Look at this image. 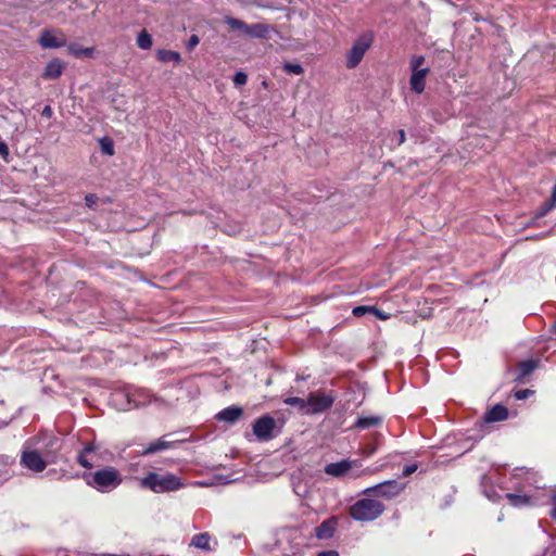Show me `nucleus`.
<instances>
[{
    "label": "nucleus",
    "instance_id": "f257e3e1",
    "mask_svg": "<svg viewBox=\"0 0 556 556\" xmlns=\"http://www.w3.org/2000/svg\"><path fill=\"white\" fill-rule=\"evenodd\" d=\"M112 402L119 410H129L159 402V399L147 389L128 387L124 390L115 391L112 394Z\"/></svg>",
    "mask_w": 556,
    "mask_h": 556
},
{
    "label": "nucleus",
    "instance_id": "f03ea898",
    "mask_svg": "<svg viewBox=\"0 0 556 556\" xmlns=\"http://www.w3.org/2000/svg\"><path fill=\"white\" fill-rule=\"evenodd\" d=\"M141 486L154 493L175 492L185 486L182 479L172 472H148L141 480Z\"/></svg>",
    "mask_w": 556,
    "mask_h": 556
},
{
    "label": "nucleus",
    "instance_id": "7ed1b4c3",
    "mask_svg": "<svg viewBox=\"0 0 556 556\" xmlns=\"http://www.w3.org/2000/svg\"><path fill=\"white\" fill-rule=\"evenodd\" d=\"M84 478L89 486L101 493L115 490L123 481L122 475L114 467L102 468L93 473L85 475Z\"/></svg>",
    "mask_w": 556,
    "mask_h": 556
},
{
    "label": "nucleus",
    "instance_id": "20e7f679",
    "mask_svg": "<svg viewBox=\"0 0 556 556\" xmlns=\"http://www.w3.org/2000/svg\"><path fill=\"white\" fill-rule=\"evenodd\" d=\"M386 507L384 505L374 498H361L350 506V516L362 522L374 521L379 518Z\"/></svg>",
    "mask_w": 556,
    "mask_h": 556
},
{
    "label": "nucleus",
    "instance_id": "39448f33",
    "mask_svg": "<svg viewBox=\"0 0 556 556\" xmlns=\"http://www.w3.org/2000/svg\"><path fill=\"white\" fill-rule=\"evenodd\" d=\"M374 38L375 36L371 30L364 31L357 37L346 54L345 65L348 68H355L362 62L365 53L371 47Z\"/></svg>",
    "mask_w": 556,
    "mask_h": 556
},
{
    "label": "nucleus",
    "instance_id": "423d86ee",
    "mask_svg": "<svg viewBox=\"0 0 556 556\" xmlns=\"http://www.w3.org/2000/svg\"><path fill=\"white\" fill-rule=\"evenodd\" d=\"M225 23L232 29L239 30L251 38H266L270 27L263 23L249 25L238 18L227 16Z\"/></svg>",
    "mask_w": 556,
    "mask_h": 556
},
{
    "label": "nucleus",
    "instance_id": "0eeeda50",
    "mask_svg": "<svg viewBox=\"0 0 556 556\" xmlns=\"http://www.w3.org/2000/svg\"><path fill=\"white\" fill-rule=\"evenodd\" d=\"M405 484L397 482L396 480H387L376 485L369 486L363 491V494L367 496H378L387 500H391L400 495L404 490Z\"/></svg>",
    "mask_w": 556,
    "mask_h": 556
},
{
    "label": "nucleus",
    "instance_id": "6e6552de",
    "mask_svg": "<svg viewBox=\"0 0 556 556\" xmlns=\"http://www.w3.org/2000/svg\"><path fill=\"white\" fill-rule=\"evenodd\" d=\"M276 421L271 416H263L253 424V433L260 441H268L274 438Z\"/></svg>",
    "mask_w": 556,
    "mask_h": 556
},
{
    "label": "nucleus",
    "instance_id": "1a4fd4ad",
    "mask_svg": "<svg viewBox=\"0 0 556 556\" xmlns=\"http://www.w3.org/2000/svg\"><path fill=\"white\" fill-rule=\"evenodd\" d=\"M21 465L34 472H41L46 469L47 462L37 451L24 450L21 455Z\"/></svg>",
    "mask_w": 556,
    "mask_h": 556
},
{
    "label": "nucleus",
    "instance_id": "9d476101",
    "mask_svg": "<svg viewBox=\"0 0 556 556\" xmlns=\"http://www.w3.org/2000/svg\"><path fill=\"white\" fill-rule=\"evenodd\" d=\"M39 43L46 49H56L65 47L67 40L60 30H43L39 37Z\"/></svg>",
    "mask_w": 556,
    "mask_h": 556
},
{
    "label": "nucleus",
    "instance_id": "9b49d317",
    "mask_svg": "<svg viewBox=\"0 0 556 556\" xmlns=\"http://www.w3.org/2000/svg\"><path fill=\"white\" fill-rule=\"evenodd\" d=\"M100 445L96 442L86 444L81 452L77 455V462L84 468L90 469L98 459Z\"/></svg>",
    "mask_w": 556,
    "mask_h": 556
},
{
    "label": "nucleus",
    "instance_id": "f8f14e48",
    "mask_svg": "<svg viewBox=\"0 0 556 556\" xmlns=\"http://www.w3.org/2000/svg\"><path fill=\"white\" fill-rule=\"evenodd\" d=\"M333 404V397L327 394L311 393L307 397V408L311 413H321L330 408Z\"/></svg>",
    "mask_w": 556,
    "mask_h": 556
},
{
    "label": "nucleus",
    "instance_id": "ddd939ff",
    "mask_svg": "<svg viewBox=\"0 0 556 556\" xmlns=\"http://www.w3.org/2000/svg\"><path fill=\"white\" fill-rule=\"evenodd\" d=\"M361 466L359 460L342 459L337 463H330L325 466V472L332 477H343L352 468Z\"/></svg>",
    "mask_w": 556,
    "mask_h": 556
},
{
    "label": "nucleus",
    "instance_id": "4468645a",
    "mask_svg": "<svg viewBox=\"0 0 556 556\" xmlns=\"http://www.w3.org/2000/svg\"><path fill=\"white\" fill-rule=\"evenodd\" d=\"M430 70L428 67L421 70L412 71L409 86L412 91L417 94H420L425 90L426 86V77L429 74Z\"/></svg>",
    "mask_w": 556,
    "mask_h": 556
},
{
    "label": "nucleus",
    "instance_id": "2eb2a0df",
    "mask_svg": "<svg viewBox=\"0 0 556 556\" xmlns=\"http://www.w3.org/2000/svg\"><path fill=\"white\" fill-rule=\"evenodd\" d=\"M506 497L509 503L515 507H520L525 505H542V500L534 494H515L507 493Z\"/></svg>",
    "mask_w": 556,
    "mask_h": 556
},
{
    "label": "nucleus",
    "instance_id": "dca6fc26",
    "mask_svg": "<svg viewBox=\"0 0 556 556\" xmlns=\"http://www.w3.org/2000/svg\"><path fill=\"white\" fill-rule=\"evenodd\" d=\"M243 414V409L239 406L232 405L228 406L220 412H218L215 418L218 421L226 422L229 425L235 424Z\"/></svg>",
    "mask_w": 556,
    "mask_h": 556
},
{
    "label": "nucleus",
    "instance_id": "f3484780",
    "mask_svg": "<svg viewBox=\"0 0 556 556\" xmlns=\"http://www.w3.org/2000/svg\"><path fill=\"white\" fill-rule=\"evenodd\" d=\"M337 528V520L329 518L324 520L319 526L315 528V535L319 540H327L332 538Z\"/></svg>",
    "mask_w": 556,
    "mask_h": 556
},
{
    "label": "nucleus",
    "instance_id": "a211bd4d",
    "mask_svg": "<svg viewBox=\"0 0 556 556\" xmlns=\"http://www.w3.org/2000/svg\"><path fill=\"white\" fill-rule=\"evenodd\" d=\"M65 68V63L60 59L51 60L43 70L42 77L45 79L59 78Z\"/></svg>",
    "mask_w": 556,
    "mask_h": 556
},
{
    "label": "nucleus",
    "instance_id": "6ab92c4d",
    "mask_svg": "<svg viewBox=\"0 0 556 556\" xmlns=\"http://www.w3.org/2000/svg\"><path fill=\"white\" fill-rule=\"evenodd\" d=\"M508 418V409L502 405V404H496L494 405L491 409H489L483 419L485 422H497V421H503V420H506Z\"/></svg>",
    "mask_w": 556,
    "mask_h": 556
},
{
    "label": "nucleus",
    "instance_id": "aec40b11",
    "mask_svg": "<svg viewBox=\"0 0 556 556\" xmlns=\"http://www.w3.org/2000/svg\"><path fill=\"white\" fill-rule=\"evenodd\" d=\"M190 546H194L203 551H212L211 535L207 532L199 533L193 535L190 542Z\"/></svg>",
    "mask_w": 556,
    "mask_h": 556
},
{
    "label": "nucleus",
    "instance_id": "412c9836",
    "mask_svg": "<svg viewBox=\"0 0 556 556\" xmlns=\"http://www.w3.org/2000/svg\"><path fill=\"white\" fill-rule=\"evenodd\" d=\"M172 446V443L166 441L164 438H161L156 441H153L151 443H149L144 450L142 451V455H150V454H154L156 452H160V451H165V450H168L169 447Z\"/></svg>",
    "mask_w": 556,
    "mask_h": 556
},
{
    "label": "nucleus",
    "instance_id": "4be33fe9",
    "mask_svg": "<svg viewBox=\"0 0 556 556\" xmlns=\"http://www.w3.org/2000/svg\"><path fill=\"white\" fill-rule=\"evenodd\" d=\"M67 49L68 52L76 58H91L93 55L92 48H84L76 42L70 43Z\"/></svg>",
    "mask_w": 556,
    "mask_h": 556
},
{
    "label": "nucleus",
    "instance_id": "5701e85b",
    "mask_svg": "<svg viewBox=\"0 0 556 556\" xmlns=\"http://www.w3.org/2000/svg\"><path fill=\"white\" fill-rule=\"evenodd\" d=\"M159 61L163 63L174 62L178 64L181 61V56L178 52L172 50L160 49L156 52Z\"/></svg>",
    "mask_w": 556,
    "mask_h": 556
},
{
    "label": "nucleus",
    "instance_id": "b1692460",
    "mask_svg": "<svg viewBox=\"0 0 556 556\" xmlns=\"http://www.w3.org/2000/svg\"><path fill=\"white\" fill-rule=\"evenodd\" d=\"M539 365L538 361L527 359L519 364V375L517 377L518 381H521L523 378L529 376Z\"/></svg>",
    "mask_w": 556,
    "mask_h": 556
},
{
    "label": "nucleus",
    "instance_id": "393cba45",
    "mask_svg": "<svg viewBox=\"0 0 556 556\" xmlns=\"http://www.w3.org/2000/svg\"><path fill=\"white\" fill-rule=\"evenodd\" d=\"M380 422L381 419L376 416L359 417L355 422V427L359 429H368L378 426Z\"/></svg>",
    "mask_w": 556,
    "mask_h": 556
},
{
    "label": "nucleus",
    "instance_id": "a878e982",
    "mask_svg": "<svg viewBox=\"0 0 556 556\" xmlns=\"http://www.w3.org/2000/svg\"><path fill=\"white\" fill-rule=\"evenodd\" d=\"M544 495L547 497V500H542V505L552 504L554 507L551 511V516L554 520H556V489L555 488H548L543 489Z\"/></svg>",
    "mask_w": 556,
    "mask_h": 556
},
{
    "label": "nucleus",
    "instance_id": "bb28decb",
    "mask_svg": "<svg viewBox=\"0 0 556 556\" xmlns=\"http://www.w3.org/2000/svg\"><path fill=\"white\" fill-rule=\"evenodd\" d=\"M14 459L10 456H0V480H7L10 477V466Z\"/></svg>",
    "mask_w": 556,
    "mask_h": 556
},
{
    "label": "nucleus",
    "instance_id": "cd10ccee",
    "mask_svg": "<svg viewBox=\"0 0 556 556\" xmlns=\"http://www.w3.org/2000/svg\"><path fill=\"white\" fill-rule=\"evenodd\" d=\"M152 37L146 30H142L137 37V45L143 50H149L152 47Z\"/></svg>",
    "mask_w": 556,
    "mask_h": 556
},
{
    "label": "nucleus",
    "instance_id": "c85d7f7f",
    "mask_svg": "<svg viewBox=\"0 0 556 556\" xmlns=\"http://www.w3.org/2000/svg\"><path fill=\"white\" fill-rule=\"evenodd\" d=\"M283 403L289 406H298L299 409L304 410L307 408V399L298 396H290L283 400Z\"/></svg>",
    "mask_w": 556,
    "mask_h": 556
},
{
    "label": "nucleus",
    "instance_id": "c756f323",
    "mask_svg": "<svg viewBox=\"0 0 556 556\" xmlns=\"http://www.w3.org/2000/svg\"><path fill=\"white\" fill-rule=\"evenodd\" d=\"M100 148L103 154L105 155H113L115 153L114 151V143L112 139L104 137L100 140Z\"/></svg>",
    "mask_w": 556,
    "mask_h": 556
},
{
    "label": "nucleus",
    "instance_id": "7c9ffc66",
    "mask_svg": "<svg viewBox=\"0 0 556 556\" xmlns=\"http://www.w3.org/2000/svg\"><path fill=\"white\" fill-rule=\"evenodd\" d=\"M283 70L293 75H301L304 72L302 65L298 63H285Z\"/></svg>",
    "mask_w": 556,
    "mask_h": 556
},
{
    "label": "nucleus",
    "instance_id": "2f4dec72",
    "mask_svg": "<svg viewBox=\"0 0 556 556\" xmlns=\"http://www.w3.org/2000/svg\"><path fill=\"white\" fill-rule=\"evenodd\" d=\"M425 63V58L422 55H414L410 61L412 71L421 70V65Z\"/></svg>",
    "mask_w": 556,
    "mask_h": 556
},
{
    "label": "nucleus",
    "instance_id": "473e14b6",
    "mask_svg": "<svg viewBox=\"0 0 556 556\" xmlns=\"http://www.w3.org/2000/svg\"><path fill=\"white\" fill-rule=\"evenodd\" d=\"M232 80L236 86H243L248 81V76L243 72H237Z\"/></svg>",
    "mask_w": 556,
    "mask_h": 556
},
{
    "label": "nucleus",
    "instance_id": "72a5a7b5",
    "mask_svg": "<svg viewBox=\"0 0 556 556\" xmlns=\"http://www.w3.org/2000/svg\"><path fill=\"white\" fill-rule=\"evenodd\" d=\"M352 313L355 317H362L367 313H371V306H366V305L356 306L353 308Z\"/></svg>",
    "mask_w": 556,
    "mask_h": 556
},
{
    "label": "nucleus",
    "instance_id": "f704fd0d",
    "mask_svg": "<svg viewBox=\"0 0 556 556\" xmlns=\"http://www.w3.org/2000/svg\"><path fill=\"white\" fill-rule=\"evenodd\" d=\"M556 207V204H553L552 200L545 202L539 210V216H544L549 213L552 210Z\"/></svg>",
    "mask_w": 556,
    "mask_h": 556
},
{
    "label": "nucleus",
    "instance_id": "c9c22d12",
    "mask_svg": "<svg viewBox=\"0 0 556 556\" xmlns=\"http://www.w3.org/2000/svg\"><path fill=\"white\" fill-rule=\"evenodd\" d=\"M370 314L375 315L380 320H387L390 318V314L377 308L376 306H371Z\"/></svg>",
    "mask_w": 556,
    "mask_h": 556
},
{
    "label": "nucleus",
    "instance_id": "e433bc0d",
    "mask_svg": "<svg viewBox=\"0 0 556 556\" xmlns=\"http://www.w3.org/2000/svg\"><path fill=\"white\" fill-rule=\"evenodd\" d=\"M533 394V391L530 389H521L515 392V397L519 401L528 399Z\"/></svg>",
    "mask_w": 556,
    "mask_h": 556
},
{
    "label": "nucleus",
    "instance_id": "4c0bfd02",
    "mask_svg": "<svg viewBox=\"0 0 556 556\" xmlns=\"http://www.w3.org/2000/svg\"><path fill=\"white\" fill-rule=\"evenodd\" d=\"M0 155L1 157L5 161V162H9V155H10V152H9V147L8 144L0 140Z\"/></svg>",
    "mask_w": 556,
    "mask_h": 556
},
{
    "label": "nucleus",
    "instance_id": "58836bf2",
    "mask_svg": "<svg viewBox=\"0 0 556 556\" xmlns=\"http://www.w3.org/2000/svg\"><path fill=\"white\" fill-rule=\"evenodd\" d=\"M97 201H98V197L93 193H89L85 197L86 205L90 208L94 207V205L97 204Z\"/></svg>",
    "mask_w": 556,
    "mask_h": 556
},
{
    "label": "nucleus",
    "instance_id": "ea45409f",
    "mask_svg": "<svg viewBox=\"0 0 556 556\" xmlns=\"http://www.w3.org/2000/svg\"><path fill=\"white\" fill-rule=\"evenodd\" d=\"M416 470H417V465L416 464L406 465L403 468V476L404 477H408L412 473H414Z\"/></svg>",
    "mask_w": 556,
    "mask_h": 556
},
{
    "label": "nucleus",
    "instance_id": "a19ab883",
    "mask_svg": "<svg viewBox=\"0 0 556 556\" xmlns=\"http://www.w3.org/2000/svg\"><path fill=\"white\" fill-rule=\"evenodd\" d=\"M199 37L197 35H192L188 40L187 49L192 50L195 46L199 45Z\"/></svg>",
    "mask_w": 556,
    "mask_h": 556
},
{
    "label": "nucleus",
    "instance_id": "79ce46f5",
    "mask_svg": "<svg viewBox=\"0 0 556 556\" xmlns=\"http://www.w3.org/2000/svg\"><path fill=\"white\" fill-rule=\"evenodd\" d=\"M52 114H53V111L50 105H46L41 112V115L45 117H48V118H50L52 116Z\"/></svg>",
    "mask_w": 556,
    "mask_h": 556
},
{
    "label": "nucleus",
    "instance_id": "37998d69",
    "mask_svg": "<svg viewBox=\"0 0 556 556\" xmlns=\"http://www.w3.org/2000/svg\"><path fill=\"white\" fill-rule=\"evenodd\" d=\"M397 136V144H402L405 141V131L403 129L396 132Z\"/></svg>",
    "mask_w": 556,
    "mask_h": 556
},
{
    "label": "nucleus",
    "instance_id": "c03bdc74",
    "mask_svg": "<svg viewBox=\"0 0 556 556\" xmlns=\"http://www.w3.org/2000/svg\"><path fill=\"white\" fill-rule=\"evenodd\" d=\"M317 556H339V553L337 551H324L317 554Z\"/></svg>",
    "mask_w": 556,
    "mask_h": 556
},
{
    "label": "nucleus",
    "instance_id": "a18cd8bd",
    "mask_svg": "<svg viewBox=\"0 0 556 556\" xmlns=\"http://www.w3.org/2000/svg\"><path fill=\"white\" fill-rule=\"evenodd\" d=\"M553 201V204H556V185L554 186L553 188V191H552V197L551 199Z\"/></svg>",
    "mask_w": 556,
    "mask_h": 556
},
{
    "label": "nucleus",
    "instance_id": "49530a36",
    "mask_svg": "<svg viewBox=\"0 0 556 556\" xmlns=\"http://www.w3.org/2000/svg\"><path fill=\"white\" fill-rule=\"evenodd\" d=\"M494 495H495V493H494V492H493V493L485 492V496H486L489 500L494 501V500H495V498H494Z\"/></svg>",
    "mask_w": 556,
    "mask_h": 556
},
{
    "label": "nucleus",
    "instance_id": "de8ad7c7",
    "mask_svg": "<svg viewBox=\"0 0 556 556\" xmlns=\"http://www.w3.org/2000/svg\"><path fill=\"white\" fill-rule=\"evenodd\" d=\"M105 556H129V555H116V554H109V555H105Z\"/></svg>",
    "mask_w": 556,
    "mask_h": 556
},
{
    "label": "nucleus",
    "instance_id": "09e8293b",
    "mask_svg": "<svg viewBox=\"0 0 556 556\" xmlns=\"http://www.w3.org/2000/svg\"><path fill=\"white\" fill-rule=\"evenodd\" d=\"M553 328H554V330L556 331V323L554 324Z\"/></svg>",
    "mask_w": 556,
    "mask_h": 556
}]
</instances>
